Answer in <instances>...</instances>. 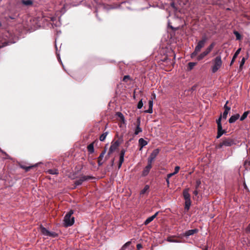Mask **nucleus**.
Segmentation results:
<instances>
[{
	"label": "nucleus",
	"mask_w": 250,
	"mask_h": 250,
	"mask_svg": "<svg viewBox=\"0 0 250 250\" xmlns=\"http://www.w3.org/2000/svg\"><path fill=\"white\" fill-rule=\"evenodd\" d=\"M189 188H185L183 191V196L184 200H185V209L187 211L189 210L191 203L190 195L189 193Z\"/></svg>",
	"instance_id": "nucleus-1"
},
{
	"label": "nucleus",
	"mask_w": 250,
	"mask_h": 250,
	"mask_svg": "<svg viewBox=\"0 0 250 250\" xmlns=\"http://www.w3.org/2000/svg\"><path fill=\"white\" fill-rule=\"evenodd\" d=\"M212 66H211L212 72L214 73L216 72L222 65V61L221 57L218 56L212 60Z\"/></svg>",
	"instance_id": "nucleus-2"
},
{
	"label": "nucleus",
	"mask_w": 250,
	"mask_h": 250,
	"mask_svg": "<svg viewBox=\"0 0 250 250\" xmlns=\"http://www.w3.org/2000/svg\"><path fill=\"white\" fill-rule=\"evenodd\" d=\"M74 213L73 210H70L64 217V225L65 227L71 226L74 223V217L72 216Z\"/></svg>",
	"instance_id": "nucleus-3"
},
{
	"label": "nucleus",
	"mask_w": 250,
	"mask_h": 250,
	"mask_svg": "<svg viewBox=\"0 0 250 250\" xmlns=\"http://www.w3.org/2000/svg\"><path fill=\"white\" fill-rule=\"evenodd\" d=\"M215 45V43L212 42L206 49L205 51L201 53L197 58V60L198 61H201L203 58H204L207 55H208L212 50L214 46Z\"/></svg>",
	"instance_id": "nucleus-4"
},
{
	"label": "nucleus",
	"mask_w": 250,
	"mask_h": 250,
	"mask_svg": "<svg viewBox=\"0 0 250 250\" xmlns=\"http://www.w3.org/2000/svg\"><path fill=\"white\" fill-rule=\"evenodd\" d=\"M221 119H222V115H221L220 117L219 118V119L218 120H217V121H216V123L217 124V128H218V133H217V135L216 136L217 139L220 137L224 132V131L223 130L222 125L221 123Z\"/></svg>",
	"instance_id": "nucleus-5"
},
{
	"label": "nucleus",
	"mask_w": 250,
	"mask_h": 250,
	"mask_svg": "<svg viewBox=\"0 0 250 250\" xmlns=\"http://www.w3.org/2000/svg\"><path fill=\"white\" fill-rule=\"evenodd\" d=\"M207 41V38L206 36H203L202 38V40L198 42L197 43V45L195 47V49L196 50V51L200 52L202 48H203Z\"/></svg>",
	"instance_id": "nucleus-6"
},
{
	"label": "nucleus",
	"mask_w": 250,
	"mask_h": 250,
	"mask_svg": "<svg viewBox=\"0 0 250 250\" xmlns=\"http://www.w3.org/2000/svg\"><path fill=\"white\" fill-rule=\"evenodd\" d=\"M119 142H114L110 146L109 149L107 152V156H109L113 152L116 151L120 146Z\"/></svg>",
	"instance_id": "nucleus-7"
},
{
	"label": "nucleus",
	"mask_w": 250,
	"mask_h": 250,
	"mask_svg": "<svg viewBox=\"0 0 250 250\" xmlns=\"http://www.w3.org/2000/svg\"><path fill=\"white\" fill-rule=\"evenodd\" d=\"M125 152H126V150L125 148H122L121 150V151L120 153L119 164H118V168H120L121 167L124 161V156H125Z\"/></svg>",
	"instance_id": "nucleus-8"
},
{
	"label": "nucleus",
	"mask_w": 250,
	"mask_h": 250,
	"mask_svg": "<svg viewBox=\"0 0 250 250\" xmlns=\"http://www.w3.org/2000/svg\"><path fill=\"white\" fill-rule=\"evenodd\" d=\"M92 178V177L89 176H83L81 177L80 179L76 180L75 182V184L76 186H80L82 184V183L85 181H87L89 179H90Z\"/></svg>",
	"instance_id": "nucleus-9"
},
{
	"label": "nucleus",
	"mask_w": 250,
	"mask_h": 250,
	"mask_svg": "<svg viewBox=\"0 0 250 250\" xmlns=\"http://www.w3.org/2000/svg\"><path fill=\"white\" fill-rule=\"evenodd\" d=\"M228 103H229V101H227L226 104H225V105L224 106L225 111L223 114V115L222 116V117H223L225 119H226L227 118L228 114L230 110V107L227 105V104H228Z\"/></svg>",
	"instance_id": "nucleus-10"
},
{
	"label": "nucleus",
	"mask_w": 250,
	"mask_h": 250,
	"mask_svg": "<svg viewBox=\"0 0 250 250\" xmlns=\"http://www.w3.org/2000/svg\"><path fill=\"white\" fill-rule=\"evenodd\" d=\"M40 231L42 234L45 236H49L50 231L47 229L45 228H44L43 226L41 225L40 227Z\"/></svg>",
	"instance_id": "nucleus-11"
},
{
	"label": "nucleus",
	"mask_w": 250,
	"mask_h": 250,
	"mask_svg": "<svg viewBox=\"0 0 250 250\" xmlns=\"http://www.w3.org/2000/svg\"><path fill=\"white\" fill-rule=\"evenodd\" d=\"M233 142H222L219 144V145H217L216 147L218 149L221 148L224 146H230L233 144Z\"/></svg>",
	"instance_id": "nucleus-12"
},
{
	"label": "nucleus",
	"mask_w": 250,
	"mask_h": 250,
	"mask_svg": "<svg viewBox=\"0 0 250 250\" xmlns=\"http://www.w3.org/2000/svg\"><path fill=\"white\" fill-rule=\"evenodd\" d=\"M198 231V230L196 229L188 230L185 232L184 236L187 237H188V236L193 235L195 233H197Z\"/></svg>",
	"instance_id": "nucleus-13"
},
{
	"label": "nucleus",
	"mask_w": 250,
	"mask_h": 250,
	"mask_svg": "<svg viewBox=\"0 0 250 250\" xmlns=\"http://www.w3.org/2000/svg\"><path fill=\"white\" fill-rule=\"evenodd\" d=\"M240 117V115L239 114H236L235 115H232L229 119V122L230 124H232L234 123L237 120L239 119Z\"/></svg>",
	"instance_id": "nucleus-14"
},
{
	"label": "nucleus",
	"mask_w": 250,
	"mask_h": 250,
	"mask_svg": "<svg viewBox=\"0 0 250 250\" xmlns=\"http://www.w3.org/2000/svg\"><path fill=\"white\" fill-rule=\"evenodd\" d=\"M152 166H146L144 169L143 172H142V175L143 176H146L148 175V174L149 172V171L150 169L151 168Z\"/></svg>",
	"instance_id": "nucleus-15"
},
{
	"label": "nucleus",
	"mask_w": 250,
	"mask_h": 250,
	"mask_svg": "<svg viewBox=\"0 0 250 250\" xmlns=\"http://www.w3.org/2000/svg\"><path fill=\"white\" fill-rule=\"evenodd\" d=\"M140 119H138L137 120V125L136 126V128L135 130L134 134L135 135L138 134L140 132H141L142 131V130L141 127H140Z\"/></svg>",
	"instance_id": "nucleus-16"
},
{
	"label": "nucleus",
	"mask_w": 250,
	"mask_h": 250,
	"mask_svg": "<svg viewBox=\"0 0 250 250\" xmlns=\"http://www.w3.org/2000/svg\"><path fill=\"white\" fill-rule=\"evenodd\" d=\"M159 153V149L158 148L154 149L150 154L149 157L155 159L156 156Z\"/></svg>",
	"instance_id": "nucleus-17"
},
{
	"label": "nucleus",
	"mask_w": 250,
	"mask_h": 250,
	"mask_svg": "<svg viewBox=\"0 0 250 250\" xmlns=\"http://www.w3.org/2000/svg\"><path fill=\"white\" fill-rule=\"evenodd\" d=\"M149 104V108L146 110V112L148 113H152L153 112L152 107H153V101L152 100H149L148 102Z\"/></svg>",
	"instance_id": "nucleus-18"
},
{
	"label": "nucleus",
	"mask_w": 250,
	"mask_h": 250,
	"mask_svg": "<svg viewBox=\"0 0 250 250\" xmlns=\"http://www.w3.org/2000/svg\"><path fill=\"white\" fill-rule=\"evenodd\" d=\"M38 165V164H36L34 165H32V166H28V167H26L25 166H23V165H20V167H21V168L22 169H24L25 171L27 172L32 167H36Z\"/></svg>",
	"instance_id": "nucleus-19"
},
{
	"label": "nucleus",
	"mask_w": 250,
	"mask_h": 250,
	"mask_svg": "<svg viewBox=\"0 0 250 250\" xmlns=\"http://www.w3.org/2000/svg\"><path fill=\"white\" fill-rule=\"evenodd\" d=\"M241 50V48H239L235 53V54H234L233 56V58L232 59V60L231 61V62H230V65H231L233 62H234L235 61V59L237 58V56L238 55V54H239L240 53V51Z\"/></svg>",
	"instance_id": "nucleus-20"
},
{
	"label": "nucleus",
	"mask_w": 250,
	"mask_h": 250,
	"mask_svg": "<svg viewBox=\"0 0 250 250\" xmlns=\"http://www.w3.org/2000/svg\"><path fill=\"white\" fill-rule=\"evenodd\" d=\"M87 150L89 153H93L94 151V143H92L87 146Z\"/></svg>",
	"instance_id": "nucleus-21"
},
{
	"label": "nucleus",
	"mask_w": 250,
	"mask_h": 250,
	"mask_svg": "<svg viewBox=\"0 0 250 250\" xmlns=\"http://www.w3.org/2000/svg\"><path fill=\"white\" fill-rule=\"evenodd\" d=\"M47 172L52 175H57L59 174L58 170L57 169H48Z\"/></svg>",
	"instance_id": "nucleus-22"
},
{
	"label": "nucleus",
	"mask_w": 250,
	"mask_h": 250,
	"mask_svg": "<svg viewBox=\"0 0 250 250\" xmlns=\"http://www.w3.org/2000/svg\"><path fill=\"white\" fill-rule=\"evenodd\" d=\"M21 2L25 5H31L33 3L32 1L31 0H22Z\"/></svg>",
	"instance_id": "nucleus-23"
},
{
	"label": "nucleus",
	"mask_w": 250,
	"mask_h": 250,
	"mask_svg": "<svg viewBox=\"0 0 250 250\" xmlns=\"http://www.w3.org/2000/svg\"><path fill=\"white\" fill-rule=\"evenodd\" d=\"M249 113V111H246L245 112L243 115L241 116V117H240V121H242L243 120H244L248 116V114Z\"/></svg>",
	"instance_id": "nucleus-24"
},
{
	"label": "nucleus",
	"mask_w": 250,
	"mask_h": 250,
	"mask_svg": "<svg viewBox=\"0 0 250 250\" xmlns=\"http://www.w3.org/2000/svg\"><path fill=\"white\" fill-rule=\"evenodd\" d=\"M148 142H139V146H140L139 150H142V148L147 145Z\"/></svg>",
	"instance_id": "nucleus-25"
},
{
	"label": "nucleus",
	"mask_w": 250,
	"mask_h": 250,
	"mask_svg": "<svg viewBox=\"0 0 250 250\" xmlns=\"http://www.w3.org/2000/svg\"><path fill=\"white\" fill-rule=\"evenodd\" d=\"M149 188V186L147 185H146L144 188H143V189H142L141 191V194H144L146 193V192L148 190Z\"/></svg>",
	"instance_id": "nucleus-26"
},
{
	"label": "nucleus",
	"mask_w": 250,
	"mask_h": 250,
	"mask_svg": "<svg viewBox=\"0 0 250 250\" xmlns=\"http://www.w3.org/2000/svg\"><path fill=\"white\" fill-rule=\"evenodd\" d=\"M131 244L130 241H128L125 243L121 248V250H125L126 248L128 247Z\"/></svg>",
	"instance_id": "nucleus-27"
},
{
	"label": "nucleus",
	"mask_w": 250,
	"mask_h": 250,
	"mask_svg": "<svg viewBox=\"0 0 250 250\" xmlns=\"http://www.w3.org/2000/svg\"><path fill=\"white\" fill-rule=\"evenodd\" d=\"M197 64L196 62H190L188 63V67L189 70H191L193 67L196 65Z\"/></svg>",
	"instance_id": "nucleus-28"
},
{
	"label": "nucleus",
	"mask_w": 250,
	"mask_h": 250,
	"mask_svg": "<svg viewBox=\"0 0 250 250\" xmlns=\"http://www.w3.org/2000/svg\"><path fill=\"white\" fill-rule=\"evenodd\" d=\"M5 180L2 178V176H0V188H2V187L4 185Z\"/></svg>",
	"instance_id": "nucleus-29"
},
{
	"label": "nucleus",
	"mask_w": 250,
	"mask_h": 250,
	"mask_svg": "<svg viewBox=\"0 0 250 250\" xmlns=\"http://www.w3.org/2000/svg\"><path fill=\"white\" fill-rule=\"evenodd\" d=\"M167 241L169 242H172V243H180V241L177 240L176 239H173L171 237L167 238Z\"/></svg>",
	"instance_id": "nucleus-30"
},
{
	"label": "nucleus",
	"mask_w": 250,
	"mask_h": 250,
	"mask_svg": "<svg viewBox=\"0 0 250 250\" xmlns=\"http://www.w3.org/2000/svg\"><path fill=\"white\" fill-rule=\"evenodd\" d=\"M153 220L152 219V218L151 217V216L148 217L144 222V224L145 225H147L148 224H149L151 221H152Z\"/></svg>",
	"instance_id": "nucleus-31"
},
{
	"label": "nucleus",
	"mask_w": 250,
	"mask_h": 250,
	"mask_svg": "<svg viewBox=\"0 0 250 250\" xmlns=\"http://www.w3.org/2000/svg\"><path fill=\"white\" fill-rule=\"evenodd\" d=\"M58 234L56 233L55 232L53 231H50L49 235L48 237H52V238H55L58 236Z\"/></svg>",
	"instance_id": "nucleus-32"
},
{
	"label": "nucleus",
	"mask_w": 250,
	"mask_h": 250,
	"mask_svg": "<svg viewBox=\"0 0 250 250\" xmlns=\"http://www.w3.org/2000/svg\"><path fill=\"white\" fill-rule=\"evenodd\" d=\"M154 160V159L150 157L149 156V157L148 158V159H147V166H152V162Z\"/></svg>",
	"instance_id": "nucleus-33"
},
{
	"label": "nucleus",
	"mask_w": 250,
	"mask_h": 250,
	"mask_svg": "<svg viewBox=\"0 0 250 250\" xmlns=\"http://www.w3.org/2000/svg\"><path fill=\"white\" fill-rule=\"evenodd\" d=\"M105 153H106V148H105L100 154V156L98 157V159L102 160Z\"/></svg>",
	"instance_id": "nucleus-34"
},
{
	"label": "nucleus",
	"mask_w": 250,
	"mask_h": 250,
	"mask_svg": "<svg viewBox=\"0 0 250 250\" xmlns=\"http://www.w3.org/2000/svg\"><path fill=\"white\" fill-rule=\"evenodd\" d=\"M107 136V133H104L102 134L100 137V141H104Z\"/></svg>",
	"instance_id": "nucleus-35"
},
{
	"label": "nucleus",
	"mask_w": 250,
	"mask_h": 250,
	"mask_svg": "<svg viewBox=\"0 0 250 250\" xmlns=\"http://www.w3.org/2000/svg\"><path fill=\"white\" fill-rule=\"evenodd\" d=\"M116 114L122 121H124V117L122 113L118 112Z\"/></svg>",
	"instance_id": "nucleus-36"
},
{
	"label": "nucleus",
	"mask_w": 250,
	"mask_h": 250,
	"mask_svg": "<svg viewBox=\"0 0 250 250\" xmlns=\"http://www.w3.org/2000/svg\"><path fill=\"white\" fill-rule=\"evenodd\" d=\"M201 185V181L200 180H197L196 181V185H195V189H197L200 185Z\"/></svg>",
	"instance_id": "nucleus-37"
},
{
	"label": "nucleus",
	"mask_w": 250,
	"mask_h": 250,
	"mask_svg": "<svg viewBox=\"0 0 250 250\" xmlns=\"http://www.w3.org/2000/svg\"><path fill=\"white\" fill-rule=\"evenodd\" d=\"M234 34L235 35L237 40H240L241 39V35L237 31H234Z\"/></svg>",
	"instance_id": "nucleus-38"
},
{
	"label": "nucleus",
	"mask_w": 250,
	"mask_h": 250,
	"mask_svg": "<svg viewBox=\"0 0 250 250\" xmlns=\"http://www.w3.org/2000/svg\"><path fill=\"white\" fill-rule=\"evenodd\" d=\"M199 52V51H196V50L195 49L194 51H193V52L191 54V57L192 58L195 57V56H196V55H197V54Z\"/></svg>",
	"instance_id": "nucleus-39"
},
{
	"label": "nucleus",
	"mask_w": 250,
	"mask_h": 250,
	"mask_svg": "<svg viewBox=\"0 0 250 250\" xmlns=\"http://www.w3.org/2000/svg\"><path fill=\"white\" fill-rule=\"evenodd\" d=\"M0 151L6 156V157L4 158V159H8L10 160L12 159V158L10 156H9L5 152L3 151L2 150H0Z\"/></svg>",
	"instance_id": "nucleus-40"
},
{
	"label": "nucleus",
	"mask_w": 250,
	"mask_h": 250,
	"mask_svg": "<svg viewBox=\"0 0 250 250\" xmlns=\"http://www.w3.org/2000/svg\"><path fill=\"white\" fill-rule=\"evenodd\" d=\"M143 105V103L142 100L140 101L138 104L137 107L138 109H141Z\"/></svg>",
	"instance_id": "nucleus-41"
},
{
	"label": "nucleus",
	"mask_w": 250,
	"mask_h": 250,
	"mask_svg": "<svg viewBox=\"0 0 250 250\" xmlns=\"http://www.w3.org/2000/svg\"><path fill=\"white\" fill-rule=\"evenodd\" d=\"M244 165L246 167H247V166H250V159H248L245 160L244 163Z\"/></svg>",
	"instance_id": "nucleus-42"
},
{
	"label": "nucleus",
	"mask_w": 250,
	"mask_h": 250,
	"mask_svg": "<svg viewBox=\"0 0 250 250\" xmlns=\"http://www.w3.org/2000/svg\"><path fill=\"white\" fill-rule=\"evenodd\" d=\"M180 168V167L179 166L175 167V169H174V171L173 172V173L175 174H177L179 172Z\"/></svg>",
	"instance_id": "nucleus-43"
},
{
	"label": "nucleus",
	"mask_w": 250,
	"mask_h": 250,
	"mask_svg": "<svg viewBox=\"0 0 250 250\" xmlns=\"http://www.w3.org/2000/svg\"><path fill=\"white\" fill-rule=\"evenodd\" d=\"M245 62V59L244 58H243L241 60V63L240 64V67H242L243 66Z\"/></svg>",
	"instance_id": "nucleus-44"
},
{
	"label": "nucleus",
	"mask_w": 250,
	"mask_h": 250,
	"mask_svg": "<svg viewBox=\"0 0 250 250\" xmlns=\"http://www.w3.org/2000/svg\"><path fill=\"white\" fill-rule=\"evenodd\" d=\"M246 231L247 233H250V223L249 224L248 226L247 227L246 229Z\"/></svg>",
	"instance_id": "nucleus-45"
},
{
	"label": "nucleus",
	"mask_w": 250,
	"mask_h": 250,
	"mask_svg": "<svg viewBox=\"0 0 250 250\" xmlns=\"http://www.w3.org/2000/svg\"><path fill=\"white\" fill-rule=\"evenodd\" d=\"M175 174L173 173H169L167 175V177L168 178V179H169L170 177H171L172 176L174 175Z\"/></svg>",
	"instance_id": "nucleus-46"
},
{
	"label": "nucleus",
	"mask_w": 250,
	"mask_h": 250,
	"mask_svg": "<svg viewBox=\"0 0 250 250\" xmlns=\"http://www.w3.org/2000/svg\"><path fill=\"white\" fill-rule=\"evenodd\" d=\"M158 213H159V211H157L153 215L151 216V217L152 218L153 220H154V219L157 216V215L158 214Z\"/></svg>",
	"instance_id": "nucleus-47"
},
{
	"label": "nucleus",
	"mask_w": 250,
	"mask_h": 250,
	"mask_svg": "<svg viewBox=\"0 0 250 250\" xmlns=\"http://www.w3.org/2000/svg\"><path fill=\"white\" fill-rule=\"evenodd\" d=\"M193 194L195 196H197V195H198V191L197 189H195V190L193 192Z\"/></svg>",
	"instance_id": "nucleus-48"
},
{
	"label": "nucleus",
	"mask_w": 250,
	"mask_h": 250,
	"mask_svg": "<svg viewBox=\"0 0 250 250\" xmlns=\"http://www.w3.org/2000/svg\"><path fill=\"white\" fill-rule=\"evenodd\" d=\"M142 248V246L141 244H138L137 245V248L138 250H140Z\"/></svg>",
	"instance_id": "nucleus-49"
},
{
	"label": "nucleus",
	"mask_w": 250,
	"mask_h": 250,
	"mask_svg": "<svg viewBox=\"0 0 250 250\" xmlns=\"http://www.w3.org/2000/svg\"><path fill=\"white\" fill-rule=\"evenodd\" d=\"M103 162L102 161V160L98 159V165L101 166L103 165Z\"/></svg>",
	"instance_id": "nucleus-50"
},
{
	"label": "nucleus",
	"mask_w": 250,
	"mask_h": 250,
	"mask_svg": "<svg viewBox=\"0 0 250 250\" xmlns=\"http://www.w3.org/2000/svg\"><path fill=\"white\" fill-rule=\"evenodd\" d=\"M166 182H167V186L168 187L169 185V179H168V178H167V177L166 178Z\"/></svg>",
	"instance_id": "nucleus-51"
},
{
	"label": "nucleus",
	"mask_w": 250,
	"mask_h": 250,
	"mask_svg": "<svg viewBox=\"0 0 250 250\" xmlns=\"http://www.w3.org/2000/svg\"><path fill=\"white\" fill-rule=\"evenodd\" d=\"M129 76H127H127H125L124 77V78L123 80H124V81H125L126 79H128V78H129Z\"/></svg>",
	"instance_id": "nucleus-52"
},
{
	"label": "nucleus",
	"mask_w": 250,
	"mask_h": 250,
	"mask_svg": "<svg viewBox=\"0 0 250 250\" xmlns=\"http://www.w3.org/2000/svg\"><path fill=\"white\" fill-rule=\"evenodd\" d=\"M138 141H144V139L143 138H140L139 139Z\"/></svg>",
	"instance_id": "nucleus-53"
},
{
	"label": "nucleus",
	"mask_w": 250,
	"mask_h": 250,
	"mask_svg": "<svg viewBox=\"0 0 250 250\" xmlns=\"http://www.w3.org/2000/svg\"><path fill=\"white\" fill-rule=\"evenodd\" d=\"M5 45H6V44H5V45H4V46H5ZM3 46H4V45H3V46H0V48H1L2 47H3Z\"/></svg>",
	"instance_id": "nucleus-54"
}]
</instances>
